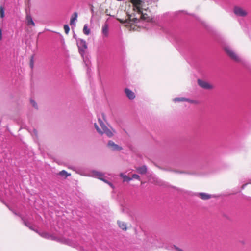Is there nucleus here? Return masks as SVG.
Returning <instances> with one entry per match:
<instances>
[{"label": "nucleus", "instance_id": "obj_1", "mask_svg": "<svg viewBox=\"0 0 251 251\" xmlns=\"http://www.w3.org/2000/svg\"><path fill=\"white\" fill-rule=\"evenodd\" d=\"M224 50L231 60L236 62H240L241 61L240 58L231 47L228 46H225L224 47Z\"/></svg>", "mask_w": 251, "mask_h": 251}, {"label": "nucleus", "instance_id": "obj_2", "mask_svg": "<svg viewBox=\"0 0 251 251\" xmlns=\"http://www.w3.org/2000/svg\"><path fill=\"white\" fill-rule=\"evenodd\" d=\"M77 45L78 48L79 53L83 57L87 49L86 42L82 39H80L77 42Z\"/></svg>", "mask_w": 251, "mask_h": 251}, {"label": "nucleus", "instance_id": "obj_3", "mask_svg": "<svg viewBox=\"0 0 251 251\" xmlns=\"http://www.w3.org/2000/svg\"><path fill=\"white\" fill-rule=\"evenodd\" d=\"M233 12L237 16L245 17L248 15V12L242 7L235 6L233 8Z\"/></svg>", "mask_w": 251, "mask_h": 251}, {"label": "nucleus", "instance_id": "obj_4", "mask_svg": "<svg viewBox=\"0 0 251 251\" xmlns=\"http://www.w3.org/2000/svg\"><path fill=\"white\" fill-rule=\"evenodd\" d=\"M198 84L201 87L204 89L210 90L213 88L211 84L201 79L198 80Z\"/></svg>", "mask_w": 251, "mask_h": 251}, {"label": "nucleus", "instance_id": "obj_5", "mask_svg": "<svg viewBox=\"0 0 251 251\" xmlns=\"http://www.w3.org/2000/svg\"><path fill=\"white\" fill-rule=\"evenodd\" d=\"M95 127L100 134H102L105 133L109 137H111L113 135L112 132L108 128L105 129L104 131H102L100 128L96 124H95Z\"/></svg>", "mask_w": 251, "mask_h": 251}, {"label": "nucleus", "instance_id": "obj_6", "mask_svg": "<svg viewBox=\"0 0 251 251\" xmlns=\"http://www.w3.org/2000/svg\"><path fill=\"white\" fill-rule=\"evenodd\" d=\"M131 3L133 4L134 6V10L136 11L138 13H140L141 12V8L140 7L141 5V0H130Z\"/></svg>", "mask_w": 251, "mask_h": 251}, {"label": "nucleus", "instance_id": "obj_7", "mask_svg": "<svg viewBox=\"0 0 251 251\" xmlns=\"http://www.w3.org/2000/svg\"><path fill=\"white\" fill-rule=\"evenodd\" d=\"M117 223L118 227L122 230L126 231L128 229V225L126 222L118 220Z\"/></svg>", "mask_w": 251, "mask_h": 251}, {"label": "nucleus", "instance_id": "obj_8", "mask_svg": "<svg viewBox=\"0 0 251 251\" xmlns=\"http://www.w3.org/2000/svg\"><path fill=\"white\" fill-rule=\"evenodd\" d=\"M108 146L113 151H120L122 150V148L112 141H109L108 143Z\"/></svg>", "mask_w": 251, "mask_h": 251}, {"label": "nucleus", "instance_id": "obj_9", "mask_svg": "<svg viewBox=\"0 0 251 251\" xmlns=\"http://www.w3.org/2000/svg\"><path fill=\"white\" fill-rule=\"evenodd\" d=\"M136 170L138 173L142 175L145 174L147 172V168L145 165L137 167L136 168Z\"/></svg>", "mask_w": 251, "mask_h": 251}, {"label": "nucleus", "instance_id": "obj_10", "mask_svg": "<svg viewBox=\"0 0 251 251\" xmlns=\"http://www.w3.org/2000/svg\"><path fill=\"white\" fill-rule=\"evenodd\" d=\"M102 33L104 37H107L108 36V25L105 23L102 26Z\"/></svg>", "mask_w": 251, "mask_h": 251}, {"label": "nucleus", "instance_id": "obj_11", "mask_svg": "<svg viewBox=\"0 0 251 251\" xmlns=\"http://www.w3.org/2000/svg\"><path fill=\"white\" fill-rule=\"evenodd\" d=\"M125 92L127 97L129 99H131L132 100V99H133L135 98V95L134 92H133L132 91H131L129 89L126 88L125 90Z\"/></svg>", "mask_w": 251, "mask_h": 251}, {"label": "nucleus", "instance_id": "obj_12", "mask_svg": "<svg viewBox=\"0 0 251 251\" xmlns=\"http://www.w3.org/2000/svg\"><path fill=\"white\" fill-rule=\"evenodd\" d=\"M198 196L202 200H206L212 198V196L205 193H200Z\"/></svg>", "mask_w": 251, "mask_h": 251}, {"label": "nucleus", "instance_id": "obj_13", "mask_svg": "<svg viewBox=\"0 0 251 251\" xmlns=\"http://www.w3.org/2000/svg\"><path fill=\"white\" fill-rule=\"evenodd\" d=\"M92 173L94 176L97 177L100 180H101L104 177V174L101 172H100L97 171H93Z\"/></svg>", "mask_w": 251, "mask_h": 251}, {"label": "nucleus", "instance_id": "obj_14", "mask_svg": "<svg viewBox=\"0 0 251 251\" xmlns=\"http://www.w3.org/2000/svg\"><path fill=\"white\" fill-rule=\"evenodd\" d=\"M26 19L27 21V25H31L32 26H35V23L30 15H27Z\"/></svg>", "mask_w": 251, "mask_h": 251}, {"label": "nucleus", "instance_id": "obj_15", "mask_svg": "<svg viewBox=\"0 0 251 251\" xmlns=\"http://www.w3.org/2000/svg\"><path fill=\"white\" fill-rule=\"evenodd\" d=\"M58 175L62 176H64L65 178H67L68 176H71V174L67 173L65 170H62L59 172Z\"/></svg>", "mask_w": 251, "mask_h": 251}, {"label": "nucleus", "instance_id": "obj_16", "mask_svg": "<svg viewBox=\"0 0 251 251\" xmlns=\"http://www.w3.org/2000/svg\"><path fill=\"white\" fill-rule=\"evenodd\" d=\"M189 99L181 97V98H176L174 99V101L175 102H181V101H188Z\"/></svg>", "mask_w": 251, "mask_h": 251}, {"label": "nucleus", "instance_id": "obj_17", "mask_svg": "<svg viewBox=\"0 0 251 251\" xmlns=\"http://www.w3.org/2000/svg\"><path fill=\"white\" fill-rule=\"evenodd\" d=\"M77 17V12H75L73 15L72 16V17L70 20V25L74 24V23L75 20H76Z\"/></svg>", "mask_w": 251, "mask_h": 251}, {"label": "nucleus", "instance_id": "obj_18", "mask_svg": "<svg viewBox=\"0 0 251 251\" xmlns=\"http://www.w3.org/2000/svg\"><path fill=\"white\" fill-rule=\"evenodd\" d=\"M99 123L101 128L100 129L102 131H104V130L107 128V126L105 125L102 121L100 119H99Z\"/></svg>", "mask_w": 251, "mask_h": 251}, {"label": "nucleus", "instance_id": "obj_19", "mask_svg": "<svg viewBox=\"0 0 251 251\" xmlns=\"http://www.w3.org/2000/svg\"><path fill=\"white\" fill-rule=\"evenodd\" d=\"M99 123L101 128L100 129L102 131H104V130L107 128V126L105 125L102 121L100 119H99Z\"/></svg>", "mask_w": 251, "mask_h": 251}, {"label": "nucleus", "instance_id": "obj_20", "mask_svg": "<svg viewBox=\"0 0 251 251\" xmlns=\"http://www.w3.org/2000/svg\"><path fill=\"white\" fill-rule=\"evenodd\" d=\"M99 123L101 128L100 129L102 131H104V130L107 128V126L105 125L102 121L100 119H99Z\"/></svg>", "mask_w": 251, "mask_h": 251}, {"label": "nucleus", "instance_id": "obj_21", "mask_svg": "<svg viewBox=\"0 0 251 251\" xmlns=\"http://www.w3.org/2000/svg\"><path fill=\"white\" fill-rule=\"evenodd\" d=\"M120 176L123 178L124 181H130L131 180L132 178L128 177L126 175H124L123 174L121 173L120 174Z\"/></svg>", "mask_w": 251, "mask_h": 251}, {"label": "nucleus", "instance_id": "obj_22", "mask_svg": "<svg viewBox=\"0 0 251 251\" xmlns=\"http://www.w3.org/2000/svg\"><path fill=\"white\" fill-rule=\"evenodd\" d=\"M83 31L84 33L87 35H89L90 32V29L88 28V27L86 25H84V26L83 27Z\"/></svg>", "mask_w": 251, "mask_h": 251}, {"label": "nucleus", "instance_id": "obj_23", "mask_svg": "<svg viewBox=\"0 0 251 251\" xmlns=\"http://www.w3.org/2000/svg\"><path fill=\"white\" fill-rule=\"evenodd\" d=\"M0 16L1 18L4 17V8L2 6H0Z\"/></svg>", "mask_w": 251, "mask_h": 251}, {"label": "nucleus", "instance_id": "obj_24", "mask_svg": "<svg viewBox=\"0 0 251 251\" xmlns=\"http://www.w3.org/2000/svg\"><path fill=\"white\" fill-rule=\"evenodd\" d=\"M40 235L41 237H42L43 238L48 239H49V238H50V236H49L50 234H49L47 232H42L41 233H40Z\"/></svg>", "mask_w": 251, "mask_h": 251}, {"label": "nucleus", "instance_id": "obj_25", "mask_svg": "<svg viewBox=\"0 0 251 251\" xmlns=\"http://www.w3.org/2000/svg\"><path fill=\"white\" fill-rule=\"evenodd\" d=\"M139 14H141V16H140V18L142 20H148L147 19L148 18V17H147V15L146 14H143L142 13V12H141L140 13H139Z\"/></svg>", "mask_w": 251, "mask_h": 251}, {"label": "nucleus", "instance_id": "obj_26", "mask_svg": "<svg viewBox=\"0 0 251 251\" xmlns=\"http://www.w3.org/2000/svg\"><path fill=\"white\" fill-rule=\"evenodd\" d=\"M64 29L65 33L67 34H68V33L69 32V31H70V28H69V26L67 25H64Z\"/></svg>", "mask_w": 251, "mask_h": 251}, {"label": "nucleus", "instance_id": "obj_27", "mask_svg": "<svg viewBox=\"0 0 251 251\" xmlns=\"http://www.w3.org/2000/svg\"><path fill=\"white\" fill-rule=\"evenodd\" d=\"M132 178L136 179L139 180L140 179V176L137 174H133L132 175Z\"/></svg>", "mask_w": 251, "mask_h": 251}, {"label": "nucleus", "instance_id": "obj_28", "mask_svg": "<svg viewBox=\"0 0 251 251\" xmlns=\"http://www.w3.org/2000/svg\"><path fill=\"white\" fill-rule=\"evenodd\" d=\"M49 236H50V238H49V239H50L52 240H56V241L58 240V239L56 237L50 234Z\"/></svg>", "mask_w": 251, "mask_h": 251}, {"label": "nucleus", "instance_id": "obj_29", "mask_svg": "<svg viewBox=\"0 0 251 251\" xmlns=\"http://www.w3.org/2000/svg\"><path fill=\"white\" fill-rule=\"evenodd\" d=\"M129 19L130 21H133L134 22H136L138 19L137 18H132L131 15H129Z\"/></svg>", "mask_w": 251, "mask_h": 251}, {"label": "nucleus", "instance_id": "obj_30", "mask_svg": "<svg viewBox=\"0 0 251 251\" xmlns=\"http://www.w3.org/2000/svg\"><path fill=\"white\" fill-rule=\"evenodd\" d=\"M34 64L33 57L32 56L30 61V65L31 68H33Z\"/></svg>", "mask_w": 251, "mask_h": 251}, {"label": "nucleus", "instance_id": "obj_31", "mask_svg": "<svg viewBox=\"0 0 251 251\" xmlns=\"http://www.w3.org/2000/svg\"><path fill=\"white\" fill-rule=\"evenodd\" d=\"M30 102H31V103L32 104L33 107H34L35 108H37V104L35 102V101H34L33 100H31Z\"/></svg>", "mask_w": 251, "mask_h": 251}, {"label": "nucleus", "instance_id": "obj_32", "mask_svg": "<svg viewBox=\"0 0 251 251\" xmlns=\"http://www.w3.org/2000/svg\"><path fill=\"white\" fill-rule=\"evenodd\" d=\"M187 102H189L191 103H196V102H195V101L193 100H191L190 99H189V100L188 101H187Z\"/></svg>", "mask_w": 251, "mask_h": 251}, {"label": "nucleus", "instance_id": "obj_33", "mask_svg": "<svg viewBox=\"0 0 251 251\" xmlns=\"http://www.w3.org/2000/svg\"><path fill=\"white\" fill-rule=\"evenodd\" d=\"M103 182H104L105 183L108 184L109 183V181H108L107 180H106V179H105L103 177L100 180Z\"/></svg>", "mask_w": 251, "mask_h": 251}, {"label": "nucleus", "instance_id": "obj_34", "mask_svg": "<svg viewBox=\"0 0 251 251\" xmlns=\"http://www.w3.org/2000/svg\"><path fill=\"white\" fill-rule=\"evenodd\" d=\"M2 39V30L0 28V41Z\"/></svg>", "mask_w": 251, "mask_h": 251}, {"label": "nucleus", "instance_id": "obj_35", "mask_svg": "<svg viewBox=\"0 0 251 251\" xmlns=\"http://www.w3.org/2000/svg\"><path fill=\"white\" fill-rule=\"evenodd\" d=\"M108 184L109 186H110L111 187L113 188V184H112L111 182H109V183H108Z\"/></svg>", "mask_w": 251, "mask_h": 251}, {"label": "nucleus", "instance_id": "obj_36", "mask_svg": "<svg viewBox=\"0 0 251 251\" xmlns=\"http://www.w3.org/2000/svg\"><path fill=\"white\" fill-rule=\"evenodd\" d=\"M247 184H245L243 185L242 186V189H244V187H245V186H246V185H247Z\"/></svg>", "mask_w": 251, "mask_h": 251}, {"label": "nucleus", "instance_id": "obj_37", "mask_svg": "<svg viewBox=\"0 0 251 251\" xmlns=\"http://www.w3.org/2000/svg\"><path fill=\"white\" fill-rule=\"evenodd\" d=\"M178 251H183L181 249H178Z\"/></svg>", "mask_w": 251, "mask_h": 251}, {"label": "nucleus", "instance_id": "obj_38", "mask_svg": "<svg viewBox=\"0 0 251 251\" xmlns=\"http://www.w3.org/2000/svg\"><path fill=\"white\" fill-rule=\"evenodd\" d=\"M64 243H67V241H66V240H65V241H64Z\"/></svg>", "mask_w": 251, "mask_h": 251}]
</instances>
